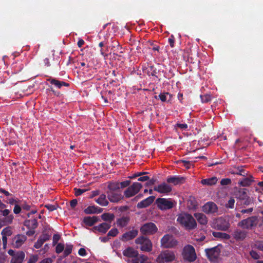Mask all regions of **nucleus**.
<instances>
[{"label":"nucleus","mask_w":263,"mask_h":263,"mask_svg":"<svg viewBox=\"0 0 263 263\" xmlns=\"http://www.w3.org/2000/svg\"><path fill=\"white\" fill-rule=\"evenodd\" d=\"M177 221L187 231L195 229L197 224L194 217L187 213H181L177 216Z\"/></svg>","instance_id":"obj_1"},{"label":"nucleus","mask_w":263,"mask_h":263,"mask_svg":"<svg viewBox=\"0 0 263 263\" xmlns=\"http://www.w3.org/2000/svg\"><path fill=\"white\" fill-rule=\"evenodd\" d=\"M182 256L185 261L190 262L194 261L197 258V255L194 247L191 245L185 246L182 250Z\"/></svg>","instance_id":"obj_2"},{"label":"nucleus","mask_w":263,"mask_h":263,"mask_svg":"<svg viewBox=\"0 0 263 263\" xmlns=\"http://www.w3.org/2000/svg\"><path fill=\"white\" fill-rule=\"evenodd\" d=\"M176 259L174 252L171 250H166L162 251L157 257L156 261L158 263H168L172 262Z\"/></svg>","instance_id":"obj_3"},{"label":"nucleus","mask_w":263,"mask_h":263,"mask_svg":"<svg viewBox=\"0 0 263 263\" xmlns=\"http://www.w3.org/2000/svg\"><path fill=\"white\" fill-rule=\"evenodd\" d=\"M258 223V218L256 216H253L243 219L237 223L238 227L246 230H252L255 227Z\"/></svg>","instance_id":"obj_4"},{"label":"nucleus","mask_w":263,"mask_h":263,"mask_svg":"<svg viewBox=\"0 0 263 263\" xmlns=\"http://www.w3.org/2000/svg\"><path fill=\"white\" fill-rule=\"evenodd\" d=\"M135 243L140 245V249L142 251L149 252L152 250L153 243L151 240L144 236H141L136 238Z\"/></svg>","instance_id":"obj_5"},{"label":"nucleus","mask_w":263,"mask_h":263,"mask_svg":"<svg viewBox=\"0 0 263 263\" xmlns=\"http://www.w3.org/2000/svg\"><path fill=\"white\" fill-rule=\"evenodd\" d=\"M142 187V185L139 182H134L124 192V195L126 198H129L137 194Z\"/></svg>","instance_id":"obj_6"},{"label":"nucleus","mask_w":263,"mask_h":263,"mask_svg":"<svg viewBox=\"0 0 263 263\" xmlns=\"http://www.w3.org/2000/svg\"><path fill=\"white\" fill-rule=\"evenodd\" d=\"M156 203L158 208L161 210H166L173 208L175 202L171 199L158 198L156 200Z\"/></svg>","instance_id":"obj_7"},{"label":"nucleus","mask_w":263,"mask_h":263,"mask_svg":"<svg viewBox=\"0 0 263 263\" xmlns=\"http://www.w3.org/2000/svg\"><path fill=\"white\" fill-rule=\"evenodd\" d=\"M213 224L216 229L221 231H227L230 227L228 218L223 217L215 219Z\"/></svg>","instance_id":"obj_8"},{"label":"nucleus","mask_w":263,"mask_h":263,"mask_svg":"<svg viewBox=\"0 0 263 263\" xmlns=\"http://www.w3.org/2000/svg\"><path fill=\"white\" fill-rule=\"evenodd\" d=\"M10 210L8 209L0 210L2 215L4 217L3 218H0V228L3 226L12 223L14 216L12 214H10Z\"/></svg>","instance_id":"obj_9"},{"label":"nucleus","mask_w":263,"mask_h":263,"mask_svg":"<svg viewBox=\"0 0 263 263\" xmlns=\"http://www.w3.org/2000/svg\"><path fill=\"white\" fill-rule=\"evenodd\" d=\"M177 241L172 236L165 235L161 240V247L164 248H172L177 245Z\"/></svg>","instance_id":"obj_10"},{"label":"nucleus","mask_w":263,"mask_h":263,"mask_svg":"<svg viewBox=\"0 0 263 263\" xmlns=\"http://www.w3.org/2000/svg\"><path fill=\"white\" fill-rule=\"evenodd\" d=\"M157 230L156 224L152 222L146 223L140 228V232L143 235H152Z\"/></svg>","instance_id":"obj_11"},{"label":"nucleus","mask_w":263,"mask_h":263,"mask_svg":"<svg viewBox=\"0 0 263 263\" xmlns=\"http://www.w3.org/2000/svg\"><path fill=\"white\" fill-rule=\"evenodd\" d=\"M107 198L111 202L118 203L122 201L125 196L122 194L121 191L115 192H106Z\"/></svg>","instance_id":"obj_12"},{"label":"nucleus","mask_w":263,"mask_h":263,"mask_svg":"<svg viewBox=\"0 0 263 263\" xmlns=\"http://www.w3.org/2000/svg\"><path fill=\"white\" fill-rule=\"evenodd\" d=\"M205 252L209 260L215 261L218 258L220 251L217 247H215L212 248L206 249Z\"/></svg>","instance_id":"obj_13"},{"label":"nucleus","mask_w":263,"mask_h":263,"mask_svg":"<svg viewBox=\"0 0 263 263\" xmlns=\"http://www.w3.org/2000/svg\"><path fill=\"white\" fill-rule=\"evenodd\" d=\"M154 190L161 194H168L172 190L171 186L165 182H163L154 187Z\"/></svg>","instance_id":"obj_14"},{"label":"nucleus","mask_w":263,"mask_h":263,"mask_svg":"<svg viewBox=\"0 0 263 263\" xmlns=\"http://www.w3.org/2000/svg\"><path fill=\"white\" fill-rule=\"evenodd\" d=\"M218 208L213 202H208L202 206V211L206 214H212L217 212Z\"/></svg>","instance_id":"obj_15"},{"label":"nucleus","mask_w":263,"mask_h":263,"mask_svg":"<svg viewBox=\"0 0 263 263\" xmlns=\"http://www.w3.org/2000/svg\"><path fill=\"white\" fill-rule=\"evenodd\" d=\"M168 183H172L174 185L182 184L185 182V178L179 176H171L166 179Z\"/></svg>","instance_id":"obj_16"},{"label":"nucleus","mask_w":263,"mask_h":263,"mask_svg":"<svg viewBox=\"0 0 263 263\" xmlns=\"http://www.w3.org/2000/svg\"><path fill=\"white\" fill-rule=\"evenodd\" d=\"M247 235L248 232L245 229H236L233 233V237L237 241H242L247 237Z\"/></svg>","instance_id":"obj_17"},{"label":"nucleus","mask_w":263,"mask_h":263,"mask_svg":"<svg viewBox=\"0 0 263 263\" xmlns=\"http://www.w3.org/2000/svg\"><path fill=\"white\" fill-rule=\"evenodd\" d=\"M155 199V196H149L148 197L146 198V199L139 202L137 204V207L138 209L145 208L149 206L151 204H152V203L154 202Z\"/></svg>","instance_id":"obj_18"},{"label":"nucleus","mask_w":263,"mask_h":263,"mask_svg":"<svg viewBox=\"0 0 263 263\" xmlns=\"http://www.w3.org/2000/svg\"><path fill=\"white\" fill-rule=\"evenodd\" d=\"M138 231L137 230H132L127 232L123 234L121 240L123 241L130 240L135 238L138 235Z\"/></svg>","instance_id":"obj_19"},{"label":"nucleus","mask_w":263,"mask_h":263,"mask_svg":"<svg viewBox=\"0 0 263 263\" xmlns=\"http://www.w3.org/2000/svg\"><path fill=\"white\" fill-rule=\"evenodd\" d=\"M47 81L59 89H61L63 86L68 87L69 86V83L64 81H59L55 78H50L48 79Z\"/></svg>","instance_id":"obj_20"},{"label":"nucleus","mask_w":263,"mask_h":263,"mask_svg":"<svg viewBox=\"0 0 263 263\" xmlns=\"http://www.w3.org/2000/svg\"><path fill=\"white\" fill-rule=\"evenodd\" d=\"M25 257V253L23 251H18L16 255L12 257L11 263H22Z\"/></svg>","instance_id":"obj_21"},{"label":"nucleus","mask_w":263,"mask_h":263,"mask_svg":"<svg viewBox=\"0 0 263 263\" xmlns=\"http://www.w3.org/2000/svg\"><path fill=\"white\" fill-rule=\"evenodd\" d=\"M194 217L201 225H206L208 223V218L206 216L202 213H195L194 214Z\"/></svg>","instance_id":"obj_22"},{"label":"nucleus","mask_w":263,"mask_h":263,"mask_svg":"<svg viewBox=\"0 0 263 263\" xmlns=\"http://www.w3.org/2000/svg\"><path fill=\"white\" fill-rule=\"evenodd\" d=\"M24 225L28 229H35L38 227V222L36 219L25 220Z\"/></svg>","instance_id":"obj_23"},{"label":"nucleus","mask_w":263,"mask_h":263,"mask_svg":"<svg viewBox=\"0 0 263 263\" xmlns=\"http://www.w3.org/2000/svg\"><path fill=\"white\" fill-rule=\"evenodd\" d=\"M111 225L110 223L107 222H103L98 226H95L93 229L98 231L99 232L102 233H105L107 230L110 228Z\"/></svg>","instance_id":"obj_24"},{"label":"nucleus","mask_w":263,"mask_h":263,"mask_svg":"<svg viewBox=\"0 0 263 263\" xmlns=\"http://www.w3.org/2000/svg\"><path fill=\"white\" fill-rule=\"evenodd\" d=\"M123 254L128 257H136L138 256V253L133 248L128 247L123 251Z\"/></svg>","instance_id":"obj_25"},{"label":"nucleus","mask_w":263,"mask_h":263,"mask_svg":"<svg viewBox=\"0 0 263 263\" xmlns=\"http://www.w3.org/2000/svg\"><path fill=\"white\" fill-rule=\"evenodd\" d=\"M99 220L97 216H93L92 217L87 216L84 218V223L88 226H92Z\"/></svg>","instance_id":"obj_26"},{"label":"nucleus","mask_w":263,"mask_h":263,"mask_svg":"<svg viewBox=\"0 0 263 263\" xmlns=\"http://www.w3.org/2000/svg\"><path fill=\"white\" fill-rule=\"evenodd\" d=\"M27 237L24 235L18 234L15 237L14 245L15 247L19 248L26 240Z\"/></svg>","instance_id":"obj_27"},{"label":"nucleus","mask_w":263,"mask_h":263,"mask_svg":"<svg viewBox=\"0 0 263 263\" xmlns=\"http://www.w3.org/2000/svg\"><path fill=\"white\" fill-rule=\"evenodd\" d=\"M130 218L128 216H123L117 220L116 223L120 228L126 227L129 223Z\"/></svg>","instance_id":"obj_28"},{"label":"nucleus","mask_w":263,"mask_h":263,"mask_svg":"<svg viewBox=\"0 0 263 263\" xmlns=\"http://www.w3.org/2000/svg\"><path fill=\"white\" fill-rule=\"evenodd\" d=\"M108 190L107 192H115L120 191L119 182H110L107 185Z\"/></svg>","instance_id":"obj_29"},{"label":"nucleus","mask_w":263,"mask_h":263,"mask_svg":"<svg viewBox=\"0 0 263 263\" xmlns=\"http://www.w3.org/2000/svg\"><path fill=\"white\" fill-rule=\"evenodd\" d=\"M95 201L101 206H105L108 204V201L106 199V196L104 194H102L99 197L95 199Z\"/></svg>","instance_id":"obj_30"},{"label":"nucleus","mask_w":263,"mask_h":263,"mask_svg":"<svg viewBox=\"0 0 263 263\" xmlns=\"http://www.w3.org/2000/svg\"><path fill=\"white\" fill-rule=\"evenodd\" d=\"M218 181L217 177H212L211 178L204 179L201 180V183L203 185H213L215 184Z\"/></svg>","instance_id":"obj_31"},{"label":"nucleus","mask_w":263,"mask_h":263,"mask_svg":"<svg viewBox=\"0 0 263 263\" xmlns=\"http://www.w3.org/2000/svg\"><path fill=\"white\" fill-rule=\"evenodd\" d=\"M247 192L246 189H240L236 194L237 198L241 201L245 199V198L248 196Z\"/></svg>","instance_id":"obj_32"},{"label":"nucleus","mask_w":263,"mask_h":263,"mask_svg":"<svg viewBox=\"0 0 263 263\" xmlns=\"http://www.w3.org/2000/svg\"><path fill=\"white\" fill-rule=\"evenodd\" d=\"M101 218L104 221L109 222L108 223L110 224L111 222L115 218V215L114 214L112 213H105L101 215Z\"/></svg>","instance_id":"obj_33"},{"label":"nucleus","mask_w":263,"mask_h":263,"mask_svg":"<svg viewBox=\"0 0 263 263\" xmlns=\"http://www.w3.org/2000/svg\"><path fill=\"white\" fill-rule=\"evenodd\" d=\"M213 235L214 237L218 238H221L224 239H229L230 238V236L229 234L219 232H213Z\"/></svg>","instance_id":"obj_34"},{"label":"nucleus","mask_w":263,"mask_h":263,"mask_svg":"<svg viewBox=\"0 0 263 263\" xmlns=\"http://www.w3.org/2000/svg\"><path fill=\"white\" fill-rule=\"evenodd\" d=\"M252 176L250 178L245 177L243 178L241 181L239 182V184L242 186H249L253 182V180L251 179Z\"/></svg>","instance_id":"obj_35"},{"label":"nucleus","mask_w":263,"mask_h":263,"mask_svg":"<svg viewBox=\"0 0 263 263\" xmlns=\"http://www.w3.org/2000/svg\"><path fill=\"white\" fill-rule=\"evenodd\" d=\"M73 246L71 245L66 244V248L64 250V253L62 256H61V258H63L68 256L72 252Z\"/></svg>","instance_id":"obj_36"},{"label":"nucleus","mask_w":263,"mask_h":263,"mask_svg":"<svg viewBox=\"0 0 263 263\" xmlns=\"http://www.w3.org/2000/svg\"><path fill=\"white\" fill-rule=\"evenodd\" d=\"M97 208L95 205L89 206L84 210V212L86 214H96Z\"/></svg>","instance_id":"obj_37"},{"label":"nucleus","mask_w":263,"mask_h":263,"mask_svg":"<svg viewBox=\"0 0 263 263\" xmlns=\"http://www.w3.org/2000/svg\"><path fill=\"white\" fill-rule=\"evenodd\" d=\"M200 98L201 102L203 103H208L212 100L211 96L208 93L203 95H200Z\"/></svg>","instance_id":"obj_38"},{"label":"nucleus","mask_w":263,"mask_h":263,"mask_svg":"<svg viewBox=\"0 0 263 263\" xmlns=\"http://www.w3.org/2000/svg\"><path fill=\"white\" fill-rule=\"evenodd\" d=\"M12 232L10 227H7L4 228L1 232L2 235H5L7 236H11L12 235Z\"/></svg>","instance_id":"obj_39"},{"label":"nucleus","mask_w":263,"mask_h":263,"mask_svg":"<svg viewBox=\"0 0 263 263\" xmlns=\"http://www.w3.org/2000/svg\"><path fill=\"white\" fill-rule=\"evenodd\" d=\"M169 95L171 97V96L168 92L166 93H161L158 96H155V98L157 99L158 97L159 99L162 101V102H165L167 100L166 96Z\"/></svg>","instance_id":"obj_40"},{"label":"nucleus","mask_w":263,"mask_h":263,"mask_svg":"<svg viewBox=\"0 0 263 263\" xmlns=\"http://www.w3.org/2000/svg\"><path fill=\"white\" fill-rule=\"evenodd\" d=\"M51 237V234H48V233H45L43 232V234L39 237V238L44 242L49 240Z\"/></svg>","instance_id":"obj_41"},{"label":"nucleus","mask_w":263,"mask_h":263,"mask_svg":"<svg viewBox=\"0 0 263 263\" xmlns=\"http://www.w3.org/2000/svg\"><path fill=\"white\" fill-rule=\"evenodd\" d=\"M64 250V245L62 243H59L57 244L55 247V252L57 254H59L63 252Z\"/></svg>","instance_id":"obj_42"},{"label":"nucleus","mask_w":263,"mask_h":263,"mask_svg":"<svg viewBox=\"0 0 263 263\" xmlns=\"http://www.w3.org/2000/svg\"><path fill=\"white\" fill-rule=\"evenodd\" d=\"M119 233V231L117 228H113L111 229L107 234V237L111 236L115 237Z\"/></svg>","instance_id":"obj_43"},{"label":"nucleus","mask_w":263,"mask_h":263,"mask_svg":"<svg viewBox=\"0 0 263 263\" xmlns=\"http://www.w3.org/2000/svg\"><path fill=\"white\" fill-rule=\"evenodd\" d=\"M187 204L190 209H195L197 206V204L195 200L191 199L188 200Z\"/></svg>","instance_id":"obj_44"},{"label":"nucleus","mask_w":263,"mask_h":263,"mask_svg":"<svg viewBox=\"0 0 263 263\" xmlns=\"http://www.w3.org/2000/svg\"><path fill=\"white\" fill-rule=\"evenodd\" d=\"M254 247L259 250L263 251V241H256L254 243Z\"/></svg>","instance_id":"obj_45"},{"label":"nucleus","mask_w":263,"mask_h":263,"mask_svg":"<svg viewBox=\"0 0 263 263\" xmlns=\"http://www.w3.org/2000/svg\"><path fill=\"white\" fill-rule=\"evenodd\" d=\"M131 181L130 180H125L121 182H119L120 184V189H123L126 187H128L130 185Z\"/></svg>","instance_id":"obj_46"},{"label":"nucleus","mask_w":263,"mask_h":263,"mask_svg":"<svg viewBox=\"0 0 263 263\" xmlns=\"http://www.w3.org/2000/svg\"><path fill=\"white\" fill-rule=\"evenodd\" d=\"M39 259L38 255H31L27 263H35Z\"/></svg>","instance_id":"obj_47"},{"label":"nucleus","mask_w":263,"mask_h":263,"mask_svg":"<svg viewBox=\"0 0 263 263\" xmlns=\"http://www.w3.org/2000/svg\"><path fill=\"white\" fill-rule=\"evenodd\" d=\"M235 200L234 198H231L229 199L226 206L227 208L233 209L234 207Z\"/></svg>","instance_id":"obj_48"},{"label":"nucleus","mask_w":263,"mask_h":263,"mask_svg":"<svg viewBox=\"0 0 263 263\" xmlns=\"http://www.w3.org/2000/svg\"><path fill=\"white\" fill-rule=\"evenodd\" d=\"M21 208L25 211H29L31 208V205L27 203L26 202L24 201L21 204Z\"/></svg>","instance_id":"obj_49"},{"label":"nucleus","mask_w":263,"mask_h":263,"mask_svg":"<svg viewBox=\"0 0 263 263\" xmlns=\"http://www.w3.org/2000/svg\"><path fill=\"white\" fill-rule=\"evenodd\" d=\"M231 180L230 178H223L220 181V184L221 185H229L231 183Z\"/></svg>","instance_id":"obj_50"},{"label":"nucleus","mask_w":263,"mask_h":263,"mask_svg":"<svg viewBox=\"0 0 263 263\" xmlns=\"http://www.w3.org/2000/svg\"><path fill=\"white\" fill-rule=\"evenodd\" d=\"M243 204L246 205H248L253 203V200L249 196H247L245 199H243Z\"/></svg>","instance_id":"obj_51"},{"label":"nucleus","mask_w":263,"mask_h":263,"mask_svg":"<svg viewBox=\"0 0 263 263\" xmlns=\"http://www.w3.org/2000/svg\"><path fill=\"white\" fill-rule=\"evenodd\" d=\"M175 127L179 128L182 130H185L187 129L188 126L185 123H177L175 125Z\"/></svg>","instance_id":"obj_52"},{"label":"nucleus","mask_w":263,"mask_h":263,"mask_svg":"<svg viewBox=\"0 0 263 263\" xmlns=\"http://www.w3.org/2000/svg\"><path fill=\"white\" fill-rule=\"evenodd\" d=\"M44 243V242L40 238H39L37 241L34 243V247L36 249H39L42 246Z\"/></svg>","instance_id":"obj_53"},{"label":"nucleus","mask_w":263,"mask_h":263,"mask_svg":"<svg viewBox=\"0 0 263 263\" xmlns=\"http://www.w3.org/2000/svg\"><path fill=\"white\" fill-rule=\"evenodd\" d=\"M75 191V195L77 196L81 195L83 193L86 192L85 189H77L75 188L74 189Z\"/></svg>","instance_id":"obj_54"},{"label":"nucleus","mask_w":263,"mask_h":263,"mask_svg":"<svg viewBox=\"0 0 263 263\" xmlns=\"http://www.w3.org/2000/svg\"><path fill=\"white\" fill-rule=\"evenodd\" d=\"M250 255L254 259H258L259 258V255L255 251L252 250L250 252Z\"/></svg>","instance_id":"obj_55"},{"label":"nucleus","mask_w":263,"mask_h":263,"mask_svg":"<svg viewBox=\"0 0 263 263\" xmlns=\"http://www.w3.org/2000/svg\"><path fill=\"white\" fill-rule=\"evenodd\" d=\"M148 173L147 172H138L137 173L134 174L133 176L130 177V178L134 179L137 177H140L142 175H145L148 174Z\"/></svg>","instance_id":"obj_56"},{"label":"nucleus","mask_w":263,"mask_h":263,"mask_svg":"<svg viewBox=\"0 0 263 263\" xmlns=\"http://www.w3.org/2000/svg\"><path fill=\"white\" fill-rule=\"evenodd\" d=\"M168 43L170 44V46L172 48H173L174 47V43H175V37L172 34L170 37L168 39Z\"/></svg>","instance_id":"obj_57"},{"label":"nucleus","mask_w":263,"mask_h":263,"mask_svg":"<svg viewBox=\"0 0 263 263\" xmlns=\"http://www.w3.org/2000/svg\"><path fill=\"white\" fill-rule=\"evenodd\" d=\"M21 205L15 204L13 209V212L16 214H19L21 211Z\"/></svg>","instance_id":"obj_58"},{"label":"nucleus","mask_w":263,"mask_h":263,"mask_svg":"<svg viewBox=\"0 0 263 263\" xmlns=\"http://www.w3.org/2000/svg\"><path fill=\"white\" fill-rule=\"evenodd\" d=\"M156 181V179L152 178L151 179H149L148 181L146 182L145 185L146 186H149L154 184L155 183Z\"/></svg>","instance_id":"obj_59"},{"label":"nucleus","mask_w":263,"mask_h":263,"mask_svg":"<svg viewBox=\"0 0 263 263\" xmlns=\"http://www.w3.org/2000/svg\"><path fill=\"white\" fill-rule=\"evenodd\" d=\"M45 207L50 211H53L57 209L56 206L52 204H46Z\"/></svg>","instance_id":"obj_60"},{"label":"nucleus","mask_w":263,"mask_h":263,"mask_svg":"<svg viewBox=\"0 0 263 263\" xmlns=\"http://www.w3.org/2000/svg\"><path fill=\"white\" fill-rule=\"evenodd\" d=\"M78 254L81 256H85L86 255L87 253L86 250L84 248H81L79 249Z\"/></svg>","instance_id":"obj_61"},{"label":"nucleus","mask_w":263,"mask_h":263,"mask_svg":"<svg viewBox=\"0 0 263 263\" xmlns=\"http://www.w3.org/2000/svg\"><path fill=\"white\" fill-rule=\"evenodd\" d=\"M182 162L183 163V165L186 168L189 169L191 167V162L186 160H182Z\"/></svg>","instance_id":"obj_62"},{"label":"nucleus","mask_w":263,"mask_h":263,"mask_svg":"<svg viewBox=\"0 0 263 263\" xmlns=\"http://www.w3.org/2000/svg\"><path fill=\"white\" fill-rule=\"evenodd\" d=\"M253 211V208H249L248 209H243V210H241L240 211V212L242 214H245V213H248V214H250Z\"/></svg>","instance_id":"obj_63"},{"label":"nucleus","mask_w":263,"mask_h":263,"mask_svg":"<svg viewBox=\"0 0 263 263\" xmlns=\"http://www.w3.org/2000/svg\"><path fill=\"white\" fill-rule=\"evenodd\" d=\"M149 179V177L147 176H142V177H140L138 179V181H141V182H144V181H147Z\"/></svg>","instance_id":"obj_64"}]
</instances>
